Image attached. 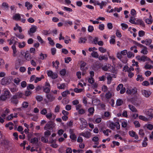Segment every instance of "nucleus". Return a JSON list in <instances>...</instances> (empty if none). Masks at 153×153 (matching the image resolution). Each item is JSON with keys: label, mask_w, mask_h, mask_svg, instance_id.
I'll return each instance as SVG.
<instances>
[{"label": "nucleus", "mask_w": 153, "mask_h": 153, "mask_svg": "<svg viewBox=\"0 0 153 153\" xmlns=\"http://www.w3.org/2000/svg\"><path fill=\"white\" fill-rule=\"evenodd\" d=\"M56 126L55 123L52 121H50L46 124L44 127V129L45 130L49 129L52 130Z\"/></svg>", "instance_id": "nucleus-2"}, {"label": "nucleus", "mask_w": 153, "mask_h": 153, "mask_svg": "<svg viewBox=\"0 0 153 153\" xmlns=\"http://www.w3.org/2000/svg\"><path fill=\"white\" fill-rule=\"evenodd\" d=\"M64 24L65 26H68V25L71 26L73 25V22L71 21L68 20L65 21L64 22Z\"/></svg>", "instance_id": "nucleus-41"}, {"label": "nucleus", "mask_w": 153, "mask_h": 153, "mask_svg": "<svg viewBox=\"0 0 153 153\" xmlns=\"http://www.w3.org/2000/svg\"><path fill=\"white\" fill-rule=\"evenodd\" d=\"M88 111L89 112L88 115L89 116L92 115H93L94 111V108L93 107H90L88 109Z\"/></svg>", "instance_id": "nucleus-25"}, {"label": "nucleus", "mask_w": 153, "mask_h": 153, "mask_svg": "<svg viewBox=\"0 0 153 153\" xmlns=\"http://www.w3.org/2000/svg\"><path fill=\"white\" fill-rule=\"evenodd\" d=\"M3 93L2 95H1L0 97L1 101H5L9 97L10 94V92L7 89H4L3 90Z\"/></svg>", "instance_id": "nucleus-1"}, {"label": "nucleus", "mask_w": 153, "mask_h": 153, "mask_svg": "<svg viewBox=\"0 0 153 153\" xmlns=\"http://www.w3.org/2000/svg\"><path fill=\"white\" fill-rule=\"evenodd\" d=\"M148 52L147 48L146 47H144L141 51V53L144 54H146Z\"/></svg>", "instance_id": "nucleus-44"}, {"label": "nucleus", "mask_w": 153, "mask_h": 153, "mask_svg": "<svg viewBox=\"0 0 153 153\" xmlns=\"http://www.w3.org/2000/svg\"><path fill=\"white\" fill-rule=\"evenodd\" d=\"M109 73H107L106 74H107L108 75V76H107V83L108 84H110L111 82L112 77L110 74H109Z\"/></svg>", "instance_id": "nucleus-31"}, {"label": "nucleus", "mask_w": 153, "mask_h": 153, "mask_svg": "<svg viewBox=\"0 0 153 153\" xmlns=\"http://www.w3.org/2000/svg\"><path fill=\"white\" fill-rule=\"evenodd\" d=\"M25 6L27 7L28 10H30L32 8L33 5L32 4H30L29 2H26L25 3Z\"/></svg>", "instance_id": "nucleus-33"}, {"label": "nucleus", "mask_w": 153, "mask_h": 153, "mask_svg": "<svg viewBox=\"0 0 153 153\" xmlns=\"http://www.w3.org/2000/svg\"><path fill=\"white\" fill-rule=\"evenodd\" d=\"M28 106V103L26 102H24L22 104V106L24 108H27Z\"/></svg>", "instance_id": "nucleus-63"}, {"label": "nucleus", "mask_w": 153, "mask_h": 153, "mask_svg": "<svg viewBox=\"0 0 153 153\" xmlns=\"http://www.w3.org/2000/svg\"><path fill=\"white\" fill-rule=\"evenodd\" d=\"M121 25L122 26V29L123 30H125L128 27V25L125 23H122L121 24Z\"/></svg>", "instance_id": "nucleus-60"}, {"label": "nucleus", "mask_w": 153, "mask_h": 153, "mask_svg": "<svg viewBox=\"0 0 153 153\" xmlns=\"http://www.w3.org/2000/svg\"><path fill=\"white\" fill-rule=\"evenodd\" d=\"M43 90L44 92L46 93H48L50 91V88L43 87Z\"/></svg>", "instance_id": "nucleus-39"}, {"label": "nucleus", "mask_w": 153, "mask_h": 153, "mask_svg": "<svg viewBox=\"0 0 153 153\" xmlns=\"http://www.w3.org/2000/svg\"><path fill=\"white\" fill-rule=\"evenodd\" d=\"M48 76L51 77L53 79H55L57 77L58 75L56 73H54L52 71H49L47 72Z\"/></svg>", "instance_id": "nucleus-5"}, {"label": "nucleus", "mask_w": 153, "mask_h": 153, "mask_svg": "<svg viewBox=\"0 0 153 153\" xmlns=\"http://www.w3.org/2000/svg\"><path fill=\"white\" fill-rule=\"evenodd\" d=\"M13 30L15 31L18 30L20 33H21L22 31V27L19 26L17 23L16 24L15 26L13 28Z\"/></svg>", "instance_id": "nucleus-16"}, {"label": "nucleus", "mask_w": 153, "mask_h": 153, "mask_svg": "<svg viewBox=\"0 0 153 153\" xmlns=\"http://www.w3.org/2000/svg\"><path fill=\"white\" fill-rule=\"evenodd\" d=\"M139 118L140 119L144 121H147L148 120V119L143 116L140 115L139 117Z\"/></svg>", "instance_id": "nucleus-52"}, {"label": "nucleus", "mask_w": 153, "mask_h": 153, "mask_svg": "<svg viewBox=\"0 0 153 153\" xmlns=\"http://www.w3.org/2000/svg\"><path fill=\"white\" fill-rule=\"evenodd\" d=\"M78 64L80 66V67H84V66H86V63L83 61H81L79 62Z\"/></svg>", "instance_id": "nucleus-46"}, {"label": "nucleus", "mask_w": 153, "mask_h": 153, "mask_svg": "<svg viewBox=\"0 0 153 153\" xmlns=\"http://www.w3.org/2000/svg\"><path fill=\"white\" fill-rule=\"evenodd\" d=\"M149 13V18L146 19L145 20V22L148 24H151L153 22L152 17L150 13Z\"/></svg>", "instance_id": "nucleus-12"}, {"label": "nucleus", "mask_w": 153, "mask_h": 153, "mask_svg": "<svg viewBox=\"0 0 153 153\" xmlns=\"http://www.w3.org/2000/svg\"><path fill=\"white\" fill-rule=\"evenodd\" d=\"M79 135L82 136L87 138H90L91 136V133L88 131L81 132L79 134Z\"/></svg>", "instance_id": "nucleus-7"}, {"label": "nucleus", "mask_w": 153, "mask_h": 153, "mask_svg": "<svg viewBox=\"0 0 153 153\" xmlns=\"http://www.w3.org/2000/svg\"><path fill=\"white\" fill-rule=\"evenodd\" d=\"M123 103V100L121 99H118L117 100L116 104L117 106H119L121 105Z\"/></svg>", "instance_id": "nucleus-43"}, {"label": "nucleus", "mask_w": 153, "mask_h": 153, "mask_svg": "<svg viewBox=\"0 0 153 153\" xmlns=\"http://www.w3.org/2000/svg\"><path fill=\"white\" fill-rule=\"evenodd\" d=\"M86 39L85 38H80L79 39L78 42L79 43H83L85 42Z\"/></svg>", "instance_id": "nucleus-50"}, {"label": "nucleus", "mask_w": 153, "mask_h": 153, "mask_svg": "<svg viewBox=\"0 0 153 153\" xmlns=\"http://www.w3.org/2000/svg\"><path fill=\"white\" fill-rule=\"evenodd\" d=\"M115 123H114L113 122H110L108 124L109 127L111 129H114L115 127Z\"/></svg>", "instance_id": "nucleus-30"}, {"label": "nucleus", "mask_w": 153, "mask_h": 153, "mask_svg": "<svg viewBox=\"0 0 153 153\" xmlns=\"http://www.w3.org/2000/svg\"><path fill=\"white\" fill-rule=\"evenodd\" d=\"M134 91V92L133 94H134L136 92V91H135V89H128L126 91V93L128 94H131L133 93Z\"/></svg>", "instance_id": "nucleus-28"}, {"label": "nucleus", "mask_w": 153, "mask_h": 153, "mask_svg": "<svg viewBox=\"0 0 153 153\" xmlns=\"http://www.w3.org/2000/svg\"><path fill=\"white\" fill-rule=\"evenodd\" d=\"M57 85V88L59 89H64L65 88L66 85L65 83L62 84L58 83Z\"/></svg>", "instance_id": "nucleus-23"}, {"label": "nucleus", "mask_w": 153, "mask_h": 153, "mask_svg": "<svg viewBox=\"0 0 153 153\" xmlns=\"http://www.w3.org/2000/svg\"><path fill=\"white\" fill-rule=\"evenodd\" d=\"M37 29V27L35 25H32L31 26V28H30L29 33H34L36 31Z\"/></svg>", "instance_id": "nucleus-22"}, {"label": "nucleus", "mask_w": 153, "mask_h": 153, "mask_svg": "<svg viewBox=\"0 0 153 153\" xmlns=\"http://www.w3.org/2000/svg\"><path fill=\"white\" fill-rule=\"evenodd\" d=\"M40 59L43 60L45 59L47 56L46 54H43L42 53H41L39 55Z\"/></svg>", "instance_id": "nucleus-38"}, {"label": "nucleus", "mask_w": 153, "mask_h": 153, "mask_svg": "<svg viewBox=\"0 0 153 153\" xmlns=\"http://www.w3.org/2000/svg\"><path fill=\"white\" fill-rule=\"evenodd\" d=\"M35 87L34 85L32 84H29L28 85L27 87V90L29 89H33Z\"/></svg>", "instance_id": "nucleus-56"}, {"label": "nucleus", "mask_w": 153, "mask_h": 153, "mask_svg": "<svg viewBox=\"0 0 153 153\" xmlns=\"http://www.w3.org/2000/svg\"><path fill=\"white\" fill-rule=\"evenodd\" d=\"M16 98V96H14L11 99V102L13 104H16L18 103V101Z\"/></svg>", "instance_id": "nucleus-29"}, {"label": "nucleus", "mask_w": 153, "mask_h": 153, "mask_svg": "<svg viewBox=\"0 0 153 153\" xmlns=\"http://www.w3.org/2000/svg\"><path fill=\"white\" fill-rule=\"evenodd\" d=\"M46 97L49 101H53L55 99V97L52 94L49 93L46 95Z\"/></svg>", "instance_id": "nucleus-11"}, {"label": "nucleus", "mask_w": 153, "mask_h": 153, "mask_svg": "<svg viewBox=\"0 0 153 153\" xmlns=\"http://www.w3.org/2000/svg\"><path fill=\"white\" fill-rule=\"evenodd\" d=\"M70 94V92L69 91L66 90L62 93V95L63 97H66L68 94Z\"/></svg>", "instance_id": "nucleus-32"}, {"label": "nucleus", "mask_w": 153, "mask_h": 153, "mask_svg": "<svg viewBox=\"0 0 153 153\" xmlns=\"http://www.w3.org/2000/svg\"><path fill=\"white\" fill-rule=\"evenodd\" d=\"M137 24H139L143 27L145 26V24L144 22L141 19H138L136 21Z\"/></svg>", "instance_id": "nucleus-35"}, {"label": "nucleus", "mask_w": 153, "mask_h": 153, "mask_svg": "<svg viewBox=\"0 0 153 153\" xmlns=\"http://www.w3.org/2000/svg\"><path fill=\"white\" fill-rule=\"evenodd\" d=\"M129 22L132 24H134L135 25L137 24L136 22L135 21V19H133L132 17H130V19L129 20Z\"/></svg>", "instance_id": "nucleus-59"}, {"label": "nucleus", "mask_w": 153, "mask_h": 153, "mask_svg": "<svg viewBox=\"0 0 153 153\" xmlns=\"http://www.w3.org/2000/svg\"><path fill=\"white\" fill-rule=\"evenodd\" d=\"M53 67H58L59 65V62L58 61H56L55 62H52Z\"/></svg>", "instance_id": "nucleus-58"}, {"label": "nucleus", "mask_w": 153, "mask_h": 153, "mask_svg": "<svg viewBox=\"0 0 153 153\" xmlns=\"http://www.w3.org/2000/svg\"><path fill=\"white\" fill-rule=\"evenodd\" d=\"M143 78L142 76L139 75H137V77L136 78V80L137 81H140V82L143 81Z\"/></svg>", "instance_id": "nucleus-49"}, {"label": "nucleus", "mask_w": 153, "mask_h": 153, "mask_svg": "<svg viewBox=\"0 0 153 153\" xmlns=\"http://www.w3.org/2000/svg\"><path fill=\"white\" fill-rule=\"evenodd\" d=\"M98 59L100 60H104L106 61L108 59V57L107 55H105L103 56H100L99 57Z\"/></svg>", "instance_id": "nucleus-26"}, {"label": "nucleus", "mask_w": 153, "mask_h": 153, "mask_svg": "<svg viewBox=\"0 0 153 153\" xmlns=\"http://www.w3.org/2000/svg\"><path fill=\"white\" fill-rule=\"evenodd\" d=\"M85 112V110L83 108H81L78 111L79 114H84Z\"/></svg>", "instance_id": "nucleus-64"}, {"label": "nucleus", "mask_w": 153, "mask_h": 153, "mask_svg": "<svg viewBox=\"0 0 153 153\" xmlns=\"http://www.w3.org/2000/svg\"><path fill=\"white\" fill-rule=\"evenodd\" d=\"M79 120L82 124V127L81 128L82 129H83L85 128L87 125V122L86 120L83 118H80L79 119Z\"/></svg>", "instance_id": "nucleus-10"}, {"label": "nucleus", "mask_w": 153, "mask_h": 153, "mask_svg": "<svg viewBox=\"0 0 153 153\" xmlns=\"http://www.w3.org/2000/svg\"><path fill=\"white\" fill-rule=\"evenodd\" d=\"M148 61L146 64L145 67H153V62L149 58L147 60Z\"/></svg>", "instance_id": "nucleus-17"}, {"label": "nucleus", "mask_w": 153, "mask_h": 153, "mask_svg": "<svg viewBox=\"0 0 153 153\" xmlns=\"http://www.w3.org/2000/svg\"><path fill=\"white\" fill-rule=\"evenodd\" d=\"M92 141L95 142V144L98 145L99 143L98 140H99V138L97 136H95L92 138Z\"/></svg>", "instance_id": "nucleus-34"}, {"label": "nucleus", "mask_w": 153, "mask_h": 153, "mask_svg": "<svg viewBox=\"0 0 153 153\" xmlns=\"http://www.w3.org/2000/svg\"><path fill=\"white\" fill-rule=\"evenodd\" d=\"M48 40L49 41V44L52 46L54 45V42L52 39L51 37H48Z\"/></svg>", "instance_id": "nucleus-54"}, {"label": "nucleus", "mask_w": 153, "mask_h": 153, "mask_svg": "<svg viewBox=\"0 0 153 153\" xmlns=\"http://www.w3.org/2000/svg\"><path fill=\"white\" fill-rule=\"evenodd\" d=\"M92 56L94 58H97L99 57V54L96 51H93L91 53Z\"/></svg>", "instance_id": "nucleus-40"}, {"label": "nucleus", "mask_w": 153, "mask_h": 153, "mask_svg": "<svg viewBox=\"0 0 153 153\" xmlns=\"http://www.w3.org/2000/svg\"><path fill=\"white\" fill-rule=\"evenodd\" d=\"M106 2L104 1H102L101 3H100V5H99L100 6V9H102V8L103 7V6L105 5L106 4Z\"/></svg>", "instance_id": "nucleus-55"}, {"label": "nucleus", "mask_w": 153, "mask_h": 153, "mask_svg": "<svg viewBox=\"0 0 153 153\" xmlns=\"http://www.w3.org/2000/svg\"><path fill=\"white\" fill-rule=\"evenodd\" d=\"M112 96V94L110 92H107L105 95V98L107 99L110 98Z\"/></svg>", "instance_id": "nucleus-48"}, {"label": "nucleus", "mask_w": 153, "mask_h": 153, "mask_svg": "<svg viewBox=\"0 0 153 153\" xmlns=\"http://www.w3.org/2000/svg\"><path fill=\"white\" fill-rule=\"evenodd\" d=\"M38 142V139L36 137H34L31 140L30 142L33 144H36Z\"/></svg>", "instance_id": "nucleus-37"}, {"label": "nucleus", "mask_w": 153, "mask_h": 153, "mask_svg": "<svg viewBox=\"0 0 153 153\" xmlns=\"http://www.w3.org/2000/svg\"><path fill=\"white\" fill-rule=\"evenodd\" d=\"M104 116L108 119L110 116V113L108 111H105L104 113Z\"/></svg>", "instance_id": "nucleus-51"}, {"label": "nucleus", "mask_w": 153, "mask_h": 153, "mask_svg": "<svg viewBox=\"0 0 153 153\" xmlns=\"http://www.w3.org/2000/svg\"><path fill=\"white\" fill-rule=\"evenodd\" d=\"M134 124L136 128L139 127L140 126V124L138 121H134Z\"/></svg>", "instance_id": "nucleus-61"}, {"label": "nucleus", "mask_w": 153, "mask_h": 153, "mask_svg": "<svg viewBox=\"0 0 153 153\" xmlns=\"http://www.w3.org/2000/svg\"><path fill=\"white\" fill-rule=\"evenodd\" d=\"M134 70V69L133 68H124L123 71L128 72L129 73L128 76L130 78H131L133 76L134 74L131 71Z\"/></svg>", "instance_id": "nucleus-3"}, {"label": "nucleus", "mask_w": 153, "mask_h": 153, "mask_svg": "<svg viewBox=\"0 0 153 153\" xmlns=\"http://www.w3.org/2000/svg\"><path fill=\"white\" fill-rule=\"evenodd\" d=\"M21 16L20 14L19 13H16L13 16V19L16 21H19L20 20Z\"/></svg>", "instance_id": "nucleus-20"}, {"label": "nucleus", "mask_w": 153, "mask_h": 153, "mask_svg": "<svg viewBox=\"0 0 153 153\" xmlns=\"http://www.w3.org/2000/svg\"><path fill=\"white\" fill-rule=\"evenodd\" d=\"M111 39L110 40V43L111 44H114L115 42V36H112L111 37Z\"/></svg>", "instance_id": "nucleus-47"}, {"label": "nucleus", "mask_w": 153, "mask_h": 153, "mask_svg": "<svg viewBox=\"0 0 153 153\" xmlns=\"http://www.w3.org/2000/svg\"><path fill=\"white\" fill-rule=\"evenodd\" d=\"M143 95L146 97H149L151 94V92L149 91L143 90L141 91Z\"/></svg>", "instance_id": "nucleus-9"}, {"label": "nucleus", "mask_w": 153, "mask_h": 153, "mask_svg": "<svg viewBox=\"0 0 153 153\" xmlns=\"http://www.w3.org/2000/svg\"><path fill=\"white\" fill-rule=\"evenodd\" d=\"M17 117V114L15 113L13 115V114H11L10 115L8 116L7 117V120H10L14 118H16Z\"/></svg>", "instance_id": "nucleus-13"}, {"label": "nucleus", "mask_w": 153, "mask_h": 153, "mask_svg": "<svg viewBox=\"0 0 153 153\" xmlns=\"http://www.w3.org/2000/svg\"><path fill=\"white\" fill-rule=\"evenodd\" d=\"M99 51L101 53H104L107 51V49L102 47H100L98 48Z\"/></svg>", "instance_id": "nucleus-42"}, {"label": "nucleus", "mask_w": 153, "mask_h": 153, "mask_svg": "<svg viewBox=\"0 0 153 153\" xmlns=\"http://www.w3.org/2000/svg\"><path fill=\"white\" fill-rule=\"evenodd\" d=\"M127 51L126 50H124L120 52H118L117 53V57L120 59H121L122 58L123 56L127 54Z\"/></svg>", "instance_id": "nucleus-4"}, {"label": "nucleus", "mask_w": 153, "mask_h": 153, "mask_svg": "<svg viewBox=\"0 0 153 153\" xmlns=\"http://www.w3.org/2000/svg\"><path fill=\"white\" fill-rule=\"evenodd\" d=\"M128 107L130 110L132 112H137V110L135 107L133 105H129Z\"/></svg>", "instance_id": "nucleus-21"}, {"label": "nucleus", "mask_w": 153, "mask_h": 153, "mask_svg": "<svg viewBox=\"0 0 153 153\" xmlns=\"http://www.w3.org/2000/svg\"><path fill=\"white\" fill-rule=\"evenodd\" d=\"M137 60L139 61H145L149 59V58L145 56H137L136 57Z\"/></svg>", "instance_id": "nucleus-8"}, {"label": "nucleus", "mask_w": 153, "mask_h": 153, "mask_svg": "<svg viewBox=\"0 0 153 153\" xmlns=\"http://www.w3.org/2000/svg\"><path fill=\"white\" fill-rule=\"evenodd\" d=\"M15 96H16V98H25L24 94L20 92H18Z\"/></svg>", "instance_id": "nucleus-24"}, {"label": "nucleus", "mask_w": 153, "mask_h": 153, "mask_svg": "<svg viewBox=\"0 0 153 153\" xmlns=\"http://www.w3.org/2000/svg\"><path fill=\"white\" fill-rule=\"evenodd\" d=\"M15 35L18 38L20 39H22L25 38V35L22 33H15Z\"/></svg>", "instance_id": "nucleus-19"}, {"label": "nucleus", "mask_w": 153, "mask_h": 153, "mask_svg": "<svg viewBox=\"0 0 153 153\" xmlns=\"http://www.w3.org/2000/svg\"><path fill=\"white\" fill-rule=\"evenodd\" d=\"M127 57L129 58H133L134 56V54L130 51L128 52L127 53Z\"/></svg>", "instance_id": "nucleus-36"}, {"label": "nucleus", "mask_w": 153, "mask_h": 153, "mask_svg": "<svg viewBox=\"0 0 153 153\" xmlns=\"http://www.w3.org/2000/svg\"><path fill=\"white\" fill-rule=\"evenodd\" d=\"M24 57L25 59L27 61H29L31 59L30 55L28 51H26L25 53Z\"/></svg>", "instance_id": "nucleus-18"}, {"label": "nucleus", "mask_w": 153, "mask_h": 153, "mask_svg": "<svg viewBox=\"0 0 153 153\" xmlns=\"http://www.w3.org/2000/svg\"><path fill=\"white\" fill-rule=\"evenodd\" d=\"M18 47L20 48H24L26 45V43L25 42L23 41L22 42H18Z\"/></svg>", "instance_id": "nucleus-27"}, {"label": "nucleus", "mask_w": 153, "mask_h": 153, "mask_svg": "<svg viewBox=\"0 0 153 153\" xmlns=\"http://www.w3.org/2000/svg\"><path fill=\"white\" fill-rule=\"evenodd\" d=\"M14 37H12L10 39L7 40L10 45H11L14 43Z\"/></svg>", "instance_id": "nucleus-57"}, {"label": "nucleus", "mask_w": 153, "mask_h": 153, "mask_svg": "<svg viewBox=\"0 0 153 153\" xmlns=\"http://www.w3.org/2000/svg\"><path fill=\"white\" fill-rule=\"evenodd\" d=\"M62 7H63V9L64 10L69 12H71L72 11V9L70 8L65 6Z\"/></svg>", "instance_id": "nucleus-62"}, {"label": "nucleus", "mask_w": 153, "mask_h": 153, "mask_svg": "<svg viewBox=\"0 0 153 153\" xmlns=\"http://www.w3.org/2000/svg\"><path fill=\"white\" fill-rule=\"evenodd\" d=\"M128 125V123L126 120L122 121V126L123 128H126Z\"/></svg>", "instance_id": "nucleus-45"}, {"label": "nucleus", "mask_w": 153, "mask_h": 153, "mask_svg": "<svg viewBox=\"0 0 153 153\" xmlns=\"http://www.w3.org/2000/svg\"><path fill=\"white\" fill-rule=\"evenodd\" d=\"M144 114L150 117L153 118V109H149L146 110L144 112Z\"/></svg>", "instance_id": "nucleus-6"}, {"label": "nucleus", "mask_w": 153, "mask_h": 153, "mask_svg": "<svg viewBox=\"0 0 153 153\" xmlns=\"http://www.w3.org/2000/svg\"><path fill=\"white\" fill-rule=\"evenodd\" d=\"M8 78L5 77L1 79V83L3 85H7L8 83Z\"/></svg>", "instance_id": "nucleus-15"}, {"label": "nucleus", "mask_w": 153, "mask_h": 153, "mask_svg": "<svg viewBox=\"0 0 153 153\" xmlns=\"http://www.w3.org/2000/svg\"><path fill=\"white\" fill-rule=\"evenodd\" d=\"M47 112V111L46 108H44L41 111L40 113L42 115H46Z\"/></svg>", "instance_id": "nucleus-53"}, {"label": "nucleus", "mask_w": 153, "mask_h": 153, "mask_svg": "<svg viewBox=\"0 0 153 153\" xmlns=\"http://www.w3.org/2000/svg\"><path fill=\"white\" fill-rule=\"evenodd\" d=\"M12 48L13 50V57H15L17 55V50L15 45H13L12 46Z\"/></svg>", "instance_id": "nucleus-14"}]
</instances>
